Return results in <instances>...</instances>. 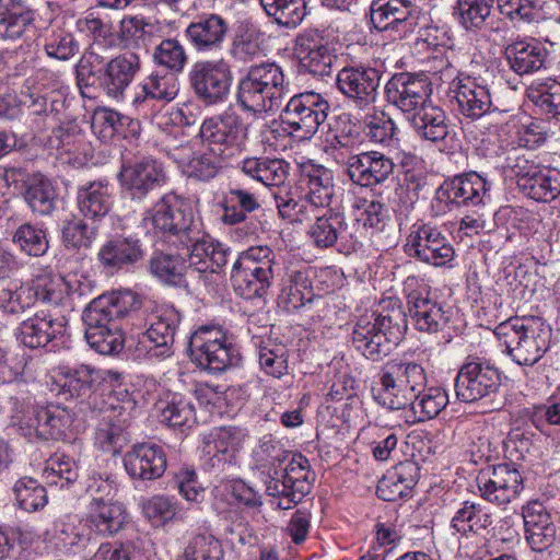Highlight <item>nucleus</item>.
Masks as SVG:
<instances>
[{
	"instance_id": "1",
	"label": "nucleus",
	"mask_w": 560,
	"mask_h": 560,
	"mask_svg": "<svg viewBox=\"0 0 560 560\" xmlns=\"http://www.w3.org/2000/svg\"><path fill=\"white\" fill-rule=\"evenodd\" d=\"M202 145L208 152L190 158L191 148L180 145L171 153L183 167V172L198 180L214 178L224 162L240 155L248 140V125L233 109L206 118L198 132Z\"/></svg>"
},
{
	"instance_id": "2",
	"label": "nucleus",
	"mask_w": 560,
	"mask_h": 560,
	"mask_svg": "<svg viewBox=\"0 0 560 560\" xmlns=\"http://www.w3.org/2000/svg\"><path fill=\"white\" fill-rule=\"evenodd\" d=\"M260 450L268 457L264 480L266 493L278 499V509H292L310 493L315 480L308 459L301 454L284 451L272 441L264 442Z\"/></svg>"
},
{
	"instance_id": "3",
	"label": "nucleus",
	"mask_w": 560,
	"mask_h": 560,
	"mask_svg": "<svg viewBox=\"0 0 560 560\" xmlns=\"http://www.w3.org/2000/svg\"><path fill=\"white\" fill-rule=\"evenodd\" d=\"M381 313L361 315L353 325L351 343L364 358L381 361L404 338L407 331L406 314L397 303Z\"/></svg>"
},
{
	"instance_id": "4",
	"label": "nucleus",
	"mask_w": 560,
	"mask_h": 560,
	"mask_svg": "<svg viewBox=\"0 0 560 560\" xmlns=\"http://www.w3.org/2000/svg\"><path fill=\"white\" fill-rule=\"evenodd\" d=\"M495 334L518 365L536 364L550 347L551 328L537 316L510 318L497 327Z\"/></svg>"
},
{
	"instance_id": "5",
	"label": "nucleus",
	"mask_w": 560,
	"mask_h": 560,
	"mask_svg": "<svg viewBox=\"0 0 560 560\" xmlns=\"http://www.w3.org/2000/svg\"><path fill=\"white\" fill-rule=\"evenodd\" d=\"M288 92L282 68L275 62L250 66L237 84L236 101L245 112L266 113L278 107Z\"/></svg>"
},
{
	"instance_id": "6",
	"label": "nucleus",
	"mask_w": 560,
	"mask_h": 560,
	"mask_svg": "<svg viewBox=\"0 0 560 560\" xmlns=\"http://www.w3.org/2000/svg\"><path fill=\"white\" fill-rule=\"evenodd\" d=\"M275 252L268 246H252L240 253L231 270L235 292L244 299L262 298L273 279Z\"/></svg>"
},
{
	"instance_id": "7",
	"label": "nucleus",
	"mask_w": 560,
	"mask_h": 560,
	"mask_svg": "<svg viewBox=\"0 0 560 560\" xmlns=\"http://www.w3.org/2000/svg\"><path fill=\"white\" fill-rule=\"evenodd\" d=\"M145 226H151L174 244L191 240L198 233L199 222L188 202L175 194L161 197L144 217Z\"/></svg>"
},
{
	"instance_id": "8",
	"label": "nucleus",
	"mask_w": 560,
	"mask_h": 560,
	"mask_svg": "<svg viewBox=\"0 0 560 560\" xmlns=\"http://www.w3.org/2000/svg\"><path fill=\"white\" fill-rule=\"evenodd\" d=\"M119 399L117 394L110 395L108 404L100 411L94 443L103 452L119 454L129 442L127 428L136 409V401L126 392Z\"/></svg>"
},
{
	"instance_id": "9",
	"label": "nucleus",
	"mask_w": 560,
	"mask_h": 560,
	"mask_svg": "<svg viewBox=\"0 0 560 560\" xmlns=\"http://www.w3.org/2000/svg\"><path fill=\"white\" fill-rule=\"evenodd\" d=\"M62 285L61 280L55 279L51 272L36 275L28 282L21 283L15 289H2L0 291V310L5 314L21 315L36 302L58 306L62 299Z\"/></svg>"
},
{
	"instance_id": "10",
	"label": "nucleus",
	"mask_w": 560,
	"mask_h": 560,
	"mask_svg": "<svg viewBox=\"0 0 560 560\" xmlns=\"http://www.w3.org/2000/svg\"><path fill=\"white\" fill-rule=\"evenodd\" d=\"M191 360L203 370L221 373L238 361V352L219 326H200L189 339Z\"/></svg>"
},
{
	"instance_id": "11",
	"label": "nucleus",
	"mask_w": 560,
	"mask_h": 560,
	"mask_svg": "<svg viewBox=\"0 0 560 560\" xmlns=\"http://www.w3.org/2000/svg\"><path fill=\"white\" fill-rule=\"evenodd\" d=\"M188 82L202 104H222L230 95L233 82L232 67L224 58L198 60L190 67Z\"/></svg>"
},
{
	"instance_id": "12",
	"label": "nucleus",
	"mask_w": 560,
	"mask_h": 560,
	"mask_svg": "<svg viewBox=\"0 0 560 560\" xmlns=\"http://www.w3.org/2000/svg\"><path fill=\"white\" fill-rule=\"evenodd\" d=\"M520 190L530 199L550 202L560 195V171L539 165L517 151L508 158Z\"/></svg>"
},
{
	"instance_id": "13",
	"label": "nucleus",
	"mask_w": 560,
	"mask_h": 560,
	"mask_svg": "<svg viewBox=\"0 0 560 560\" xmlns=\"http://www.w3.org/2000/svg\"><path fill=\"white\" fill-rule=\"evenodd\" d=\"M491 184L476 172L446 179L435 190L432 209L436 215L462 206H478L489 199Z\"/></svg>"
},
{
	"instance_id": "14",
	"label": "nucleus",
	"mask_w": 560,
	"mask_h": 560,
	"mask_svg": "<svg viewBox=\"0 0 560 560\" xmlns=\"http://www.w3.org/2000/svg\"><path fill=\"white\" fill-rule=\"evenodd\" d=\"M329 109V103L320 94L305 92L289 100L280 118L291 135L301 140H310L327 119Z\"/></svg>"
},
{
	"instance_id": "15",
	"label": "nucleus",
	"mask_w": 560,
	"mask_h": 560,
	"mask_svg": "<svg viewBox=\"0 0 560 560\" xmlns=\"http://www.w3.org/2000/svg\"><path fill=\"white\" fill-rule=\"evenodd\" d=\"M106 299L94 298L84 308L82 320L86 342L101 354L117 353L122 349L124 338L118 322L107 310Z\"/></svg>"
},
{
	"instance_id": "16",
	"label": "nucleus",
	"mask_w": 560,
	"mask_h": 560,
	"mask_svg": "<svg viewBox=\"0 0 560 560\" xmlns=\"http://www.w3.org/2000/svg\"><path fill=\"white\" fill-rule=\"evenodd\" d=\"M145 331L141 332L135 347L137 358H168L173 354L179 315L173 308L156 310L148 317Z\"/></svg>"
},
{
	"instance_id": "17",
	"label": "nucleus",
	"mask_w": 560,
	"mask_h": 560,
	"mask_svg": "<svg viewBox=\"0 0 560 560\" xmlns=\"http://www.w3.org/2000/svg\"><path fill=\"white\" fill-rule=\"evenodd\" d=\"M315 222L307 235L316 248L338 247L339 252L351 253L360 245L355 224L350 225L342 212L326 210L325 213H312Z\"/></svg>"
},
{
	"instance_id": "18",
	"label": "nucleus",
	"mask_w": 560,
	"mask_h": 560,
	"mask_svg": "<svg viewBox=\"0 0 560 560\" xmlns=\"http://www.w3.org/2000/svg\"><path fill=\"white\" fill-rule=\"evenodd\" d=\"M404 248L409 257L434 267L447 265L455 255L453 245L442 231L427 223L412 226Z\"/></svg>"
},
{
	"instance_id": "19",
	"label": "nucleus",
	"mask_w": 560,
	"mask_h": 560,
	"mask_svg": "<svg viewBox=\"0 0 560 560\" xmlns=\"http://www.w3.org/2000/svg\"><path fill=\"white\" fill-rule=\"evenodd\" d=\"M73 422V417L67 408L59 406H47L32 408L19 423L22 435L30 441L61 439Z\"/></svg>"
},
{
	"instance_id": "20",
	"label": "nucleus",
	"mask_w": 560,
	"mask_h": 560,
	"mask_svg": "<svg viewBox=\"0 0 560 560\" xmlns=\"http://www.w3.org/2000/svg\"><path fill=\"white\" fill-rule=\"evenodd\" d=\"M408 311L416 329L428 334L445 331L451 320V308L438 301L427 285H420L407 296Z\"/></svg>"
},
{
	"instance_id": "21",
	"label": "nucleus",
	"mask_w": 560,
	"mask_h": 560,
	"mask_svg": "<svg viewBox=\"0 0 560 560\" xmlns=\"http://www.w3.org/2000/svg\"><path fill=\"white\" fill-rule=\"evenodd\" d=\"M501 376L492 365L472 361L465 363L455 378V394L463 402H475L498 392Z\"/></svg>"
},
{
	"instance_id": "22",
	"label": "nucleus",
	"mask_w": 560,
	"mask_h": 560,
	"mask_svg": "<svg viewBox=\"0 0 560 560\" xmlns=\"http://www.w3.org/2000/svg\"><path fill=\"white\" fill-rule=\"evenodd\" d=\"M381 78L382 73L376 68L349 66L339 70L336 83L355 107L365 109L377 100Z\"/></svg>"
},
{
	"instance_id": "23",
	"label": "nucleus",
	"mask_w": 560,
	"mask_h": 560,
	"mask_svg": "<svg viewBox=\"0 0 560 560\" xmlns=\"http://www.w3.org/2000/svg\"><path fill=\"white\" fill-rule=\"evenodd\" d=\"M293 49L301 69L315 77L330 74L336 55L323 31L304 30L295 37Z\"/></svg>"
},
{
	"instance_id": "24",
	"label": "nucleus",
	"mask_w": 560,
	"mask_h": 560,
	"mask_svg": "<svg viewBox=\"0 0 560 560\" xmlns=\"http://www.w3.org/2000/svg\"><path fill=\"white\" fill-rule=\"evenodd\" d=\"M230 33V23L218 13H201L190 22L184 36L198 54L217 52L223 49Z\"/></svg>"
},
{
	"instance_id": "25",
	"label": "nucleus",
	"mask_w": 560,
	"mask_h": 560,
	"mask_svg": "<svg viewBox=\"0 0 560 560\" xmlns=\"http://www.w3.org/2000/svg\"><path fill=\"white\" fill-rule=\"evenodd\" d=\"M430 93L427 78L408 72L394 74L385 85L386 100L407 117L430 102Z\"/></svg>"
},
{
	"instance_id": "26",
	"label": "nucleus",
	"mask_w": 560,
	"mask_h": 560,
	"mask_svg": "<svg viewBox=\"0 0 560 560\" xmlns=\"http://www.w3.org/2000/svg\"><path fill=\"white\" fill-rule=\"evenodd\" d=\"M477 483L481 497L498 505L510 503L523 489L520 471L508 464L482 470L477 477Z\"/></svg>"
},
{
	"instance_id": "27",
	"label": "nucleus",
	"mask_w": 560,
	"mask_h": 560,
	"mask_svg": "<svg viewBox=\"0 0 560 560\" xmlns=\"http://www.w3.org/2000/svg\"><path fill=\"white\" fill-rule=\"evenodd\" d=\"M453 92L458 110L467 118L479 119L497 112L499 115L509 112V109H499L493 103L488 84L480 83L470 75L458 77L453 81Z\"/></svg>"
},
{
	"instance_id": "28",
	"label": "nucleus",
	"mask_w": 560,
	"mask_h": 560,
	"mask_svg": "<svg viewBox=\"0 0 560 560\" xmlns=\"http://www.w3.org/2000/svg\"><path fill=\"white\" fill-rule=\"evenodd\" d=\"M182 245L190 252L187 266L191 273L219 272L231 256L230 247L206 235L200 225L196 236L185 240Z\"/></svg>"
},
{
	"instance_id": "29",
	"label": "nucleus",
	"mask_w": 560,
	"mask_h": 560,
	"mask_svg": "<svg viewBox=\"0 0 560 560\" xmlns=\"http://www.w3.org/2000/svg\"><path fill=\"white\" fill-rule=\"evenodd\" d=\"M119 179L131 199L142 200L150 191L162 187L167 177L161 163L153 159H143L124 165L119 172Z\"/></svg>"
},
{
	"instance_id": "30",
	"label": "nucleus",
	"mask_w": 560,
	"mask_h": 560,
	"mask_svg": "<svg viewBox=\"0 0 560 560\" xmlns=\"http://www.w3.org/2000/svg\"><path fill=\"white\" fill-rule=\"evenodd\" d=\"M140 69L141 59L137 54H120L104 65L100 86L109 98L122 101Z\"/></svg>"
},
{
	"instance_id": "31",
	"label": "nucleus",
	"mask_w": 560,
	"mask_h": 560,
	"mask_svg": "<svg viewBox=\"0 0 560 560\" xmlns=\"http://www.w3.org/2000/svg\"><path fill=\"white\" fill-rule=\"evenodd\" d=\"M393 160L378 151L352 154L347 160L350 179L362 187H373L384 183L393 174Z\"/></svg>"
},
{
	"instance_id": "32",
	"label": "nucleus",
	"mask_w": 560,
	"mask_h": 560,
	"mask_svg": "<svg viewBox=\"0 0 560 560\" xmlns=\"http://www.w3.org/2000/svg\"><path fill=\"white\" fill-rule=\"evenodd\" d=\"M124 466L128 475L139 480H155L166 469L164 450L153 443H138L124 456Z\"/></svg>"
},
{
	"instance_id": "33",
	"label": "nucleus",
	"mask_w": 560,
	"mask_h": 560,
	"mask_svg": "<svg viewBox=\"0 0 560 560\" xmlns=\"http://www.w3.org/2000/svg\"><path fill=\"white\" fill-rule=\"evenodd\" d=\"M522 515L530 548L541 552L551 547L556 540V526L546 506L539 501H530L523 506Z\"/></svg>"
},
{
	"instance_id": "34",
	"label": "nucleus",
	"mask_w": 560,
	"mask_h": 560,
	"mask_svg": "<svg viewBox=\"0 0 560 560\" xmlns=\"http://www.w3.org/2000/svg\"><path fill=\"white\" fill-rule=\"evenodd\" d=\"M144 257L141 241L136 236L116 235L106 241L98 250L101 265L115 272L136 265Z\"/></svg>"
},
{
	"instance_id": "35",
	"label": "nucleus",
	"mask_w": 560,
	"mask_h": 560,
	"mask_svg": "<svg viewBox=\"0 0 560 560\" xmlns=\"http://www.w3.org/2000/svg\"><path fill=\"white\" fill-rule=\"evenodd\" d=\"M377 404L389 410H400L417 399L416 392L388 365L384 364L378 374L377 386L373 388Z\"/></svg>"
},
{
	"instance_id": "36",
	"label": "nucleus",
	"mask_w": 560,
	"mask_h": 560,
	"mask_svg": "<svg viewBox=\"0 0 560 560\" xmlns=\"http://www.w3.org/2000/svg\"><path fill=\"white\" fill-rule=\"evenodd\" d=\"M63 326V318H54L40 312L23 320L15 330V337L26 348L40 349L61 334Z\"/></svg>"
},
{
	"instance_id": "37",
	"label": "nucleus",
	"mask_w": 560,
	"mask_h": 560,
	"mask_svg": "<svg viewBox=\"0 0 560 560\" xmlns=\"http://www.w3.org/2000/svg\"><path fill=\"white\" fill-rule=\"evenodd\" d=\"M503 54L509 68L525 75L545 67L548 50L535 39H516L505 46Z\"/></svg>"
},
{
	"instance_id": "38",
	"label": "nucleus",
	"mask_w": 560,
	"mask_h": 560,
	"mask_svg": "<svg viewBox=\"0 0 560 560\" xmlns=\"http://www.w3.org/2000/svg\"><path fill=\"white\" fill-rule=\"evenodd\" d=\"M304 199L317 212L329 208L335 195L332 172L323 165L311 164L302 173Z\"/></svg>"
},
{
	"instance_id": "39",
	"label": "nucleus",
	"mask_w": 560,
	"mask_h": 560,
	"mask_svg": "<svg viewBox=\"0 0 560 560\" xmlns=\"http://www.w3.org/2000/svg\"><path fill=\"white\" fill-rule=\"evenodd\" d=\"M178 92L179 82L176 74L154 71L137 86L132 105L136 109H144L149 101L170 103Z\"/></svg>"
},
{
	"instance_id": "40",
	"label": "nucleus",
	"mask_w": 560,
	"mask_h": 560,
	"mask_svg": "<svg viewBox=\"0 0 560 560\" xmlns=\"http://www.w3.org/2000/svg\"><path fill=\"white\" fill-rule=\"evenodd\" d=\"M240 168L243 174L266 187H280L288 179L290 164L277 158L250 156L240 163Z\"/></svg>"
},
{
	"instance_id": "41",
	"label": "nucleus",
	"mask_w": 560,
	"mask_h": 560,
	"mask_svg": "<svg viewBox=\"0 0 560 560\" xmlns=\"http://www.w3.org/2000/svg\"><path fill=\"white\" fill-rule=\"evenodd\" d=\"M127 521V512L122 503L93 499L88 523L91 529L102 536L119 533Z\"/></svg>"
},
{
	"instance_id": "42",
	"label": "nucleus",
	"mask_w": 560,
	"mask_h": 560,
	"mask_svg": "<svg viewBox=\"0 0 560 560\" xmlns=\"http://www.w3.org/2000/svg\"><path fill=\"white\" fill-rule=\"evenodd\" d=\"M245 438V431L236 427L214 428L205 438L203 452L219 463H232Z\"/></svg>"
},
{
	"instance_id": "43",
	"label": "nucleus",
	"mask_w": 560,
	"mask_h": 560,
	"mask_svg": "<svg viewBox=\"0 0 560 560\" xmlns=\"http://www.w3.org/2000/svg\"><path fill=\"white\" fill-rule=\"evenodd\" d=\"M315 294L306 269L291 270L287 273L279 304L288 312L298 311L313 302Z\"/></svg>"
},
{
	"instance_id": "44",
	"label": "nucleus",
	"mask_w": 560,
	"mask_h": 560,
	"mask_svg": "<svg viewBox=\"0 0 560 560\" xmlns=\"http://www.w3.org/2000/svg\"><path fill=\"white\" fill-rule=\"evenodd\" d=\"M413 129L422 139L438 142L448 135V125L444 110L431 101L408 116Z\"/></svg>"
},
{
	"instance_id": "45",
	"label": "nucleus",
	"mask_w": 560,
	"mask_h": 560,
	"mask_svg": "<svg viewBox=\"0 0 560 560\" xmlns=\"http://www.w3.org/2000/svg\"><path fill=\"white\" fill-rule=\"evenodd\" d=\"M78 206L85 218L105 217L112 207V192L107 182H89L78 189Z\"/></svg>"
},
{
	"instance_id": "46",
	"label": "nucleus",
	"mask_w": 560,
	"mask_h": 560,
	"mask_svg": "<svg viewBox=\"0 0 560 560\" xmlns=\"http://www.w3.org/2000/svg\"><path fill=\"white\" fill-rule=\"evenodd\" d=\"M493 523L492 514L478 503L465 501L459 504L451 518V528L460 536L479 534Z\"/></svg>"
},
{
	"instance_id": "47",
	"label": "nucleus",
	"mask_w": 560,
	"mask_h": 560,
	"mask_svg": "<svg viewBox=\"0 0 560 560\" xmlns=\"http://www.w3.org/2000/svg\"><path fill=\"white\" fill-rule=\"evenodd\" d=\"M24 199L33 213L49 215L57 205V189L44 175L36 174L25 183Z\"/></svg>"
},
{
	"instance_id": "48",
	"label": "nucleus",
	"mask_w": 560,
	"mask_h": 560,
	"mask_svg": "<svg viewBox=\"0 0 560 560\" xmlns=\"http://www.w3.org/2000/svg\"><path fill=\"white\" fill-rule=\"evenodd\" d=\"M412 10L411 0H373L371 22L378 31L395 28L409 19Z\"/></svg>"
},
{
	"instance_id": "49",
	"label": "nucleus",
	"mask_w": 560,
	"mask_h": 560,
	"mask_svg": "<svg viewBox=\"0 0 560 560\" xmlns=\"http://www.w3.org/2000/svg\"><path fill=\"white\" fill-rule=\"evenodd\" d=\"M149 271L166 284L180 287L189 269L180 256L154 250L149 259Z\"/></svg>"
},
{
	"instance_id": "50",
	"label": "nucleus",
	"mask_w": 560,
	"mask_h": 560,
	"mask_svg": "<svg viewBox=\"0 0 560 560\" xmlns=\"http://www.w3.org/2000/svg\"><path fill=\"white\" fill-rule=\"evenodd\" d=\"M34 22V12L25 3L0 11V42H15L22 38Z\"/></svg>"
},
{
	"instance_id": "51",
	"label": "nucleus",
	"mask_w": 560,
	"mask_h": 560,
	"mask_svg": "<svg viewBox=\"0 0 560 560\" xmlns=\"http://www.w3.org/2000/svg\"><path fill=\"white\" fill-rule=\"evenodd\" d=\"M269 18L287 28L301 24L306 15L305 0H259Z\"/></svg>"
},
{
	"instance_id": "52",
	"label": "nucleus",
	"mask_w": 560,
	"mask_h": 560,
	"mask_svg": "<svg viewBox=\"0 0 560 560\" xmlns=\"http://www.w3.org/2000/svg\"><path fill=\"white\" fill-rule=\"evenodd\" d=\"M494 0H457L460 25L468 32L488 28Z\"/></svg>"
},
{
	"instance_id": "53",
	"label": "nucleus",
	"mask_w": 560,
	"mask_h": 560,
	"mask_svg": "<svg viewBox=\"0 0 560 560\" xmlns=\"http://www.w3.org/2000/svg\"><path fill=\"white\" fill-rule=\"evenodd\" d=\"M97 371L89 365H81L75 369H67L59 374L57 381L60 386V393L70 397H83L91 392L93 383L96 381Z\"/></svg>"
},
{
	"instance_id": "54",
	"label": "nucleus",
	"mask_w": 560,
	"mask_h": 560,
	"mask_svg": "<svg viewBox=\"0 0 560 560\" xmlns=\"http://www.w3.org/2000/svg\"><path fill=\"white\" fill-rule=\"evenodd\" d=\"M12 242L22 253L33 257L44 256L49 248L46 229L31 223L21 224L13 232Z\"/></svg>"
},
{
	"instance_id": "55",
	"label": "nucleus",
	"mask_w": 560,
	"mask_h": 560,
	"mask_svg": "<svg viewBox=\"0 0 560 560\" xmlns=\"http://www.w3.org/2000/svg\"><path fill=\"white\" fill-rule=\"evenodd\" d=\"M161 422L171 428H191L196 422V410L190 399L174 395L160 407Z\"/></svg>"
},
{
	"instance_id": "56",
	"label": "nucleus",
	"mask_w": 560,
	"mask_h": 560,
	"mask_svg": "<svg viewBox=\"0 0 560 560\" xmlns=\"http://www.w3.org/2000/svg\"><path fill=\"white\" fill-rule=\"evenodd\" d=\"M13 492L18 506L28 513L42 510L48 502L46 488L32 477L20 478Z\"/></svg>"
},
{
	"instance_id": "57",
	"label": "nucleus",
	"mask_w": 560,
	"mask_h": 560,
	"mask_svg": "<svg viewBox=\"0 0 560 560\" xmlns=\"http://www.w3.org/2000/svg\"><path fill=\"white\" fill-rule=\"evenodd\" d=\"M447 404V393L441 387L433 386L425 387L408 407H411L417 422H424L438 417Z\"/></svg>"
},
{
	"instance_id": "58",
	"label": "nucleus",
	"mask_w": 560,
	"mask_h": 560,
	"mask_svg": "<svg viewBox=\"0 0 560 560\" xmlns=\"http://www.w3.org/2000/svg\"><path fill=\"white\" fill-rule=\"evenodd\" d=\"M104 58L94 50L86 51L79 60L77 72V84L83 97H93L91 90L100 84V75L103 72Z\"/></svg>"
},
{
	"instance_id": "59",
	"label": "nucleus",
	"mask_w": 560,
	"mask_h": 560,
	"mask_svg": "<svg viewBox=\"0 0 560 560\" xmlns=\"http://www.w3.org/2000/svg\"><path fill=\"white\" fill-rule=\"evenodd\" d=\"M354 211L355 229L359 232L358 224L363 228H371L376 231H382L388 220L387 207L374 199L357 198L352 205Z\"/></svg>"
},
{
	"instance_id": "60",
	"label": "nucleus",
	"mask_w": 560,
	"mask_h": 560,
	"mask_svg": "<svg viewBox=\"0 0 560 560\" xmlns=\"http://www.w3.org/2000/svg\"><path fill=\"white\" fill-rule=\"evenodd\" d=\"M77 464L66 455H54L43 469L42 477L47 486H60L63 488L78 479Z\"/></svg>"
},
{
	"instance_id": "61",
	"label": "nucleus",
	"mask_w": 560,
	"mask_h": 560,
	"mask_svg": "<svg viewBox=\"0 0 560 560\" xmlns=\"http://www.w3.org/2000/svg\"><path fill=\"white\" fill-rule=\"evenodd\" d=\"M153 61L173 74L183 72L188 56L184 46L176 38L163 39L154 49Z\"/></svg>"
},
{
	"instance_id": "62",
	"label": "nucleus",
	"mask_w": 560,
	"mask_h": 560,
	"mask_svg": "<svg viewBox=\"0 0 560 560\" xmlns=\"http://www.w3.org/2000/svg\"><path fill=\"white\" fill-rule=\"evenodd\" d=\"M261 52L260 33L254 27H241L233 37L230 55L237 61L249 62Z\"/></svg>"
},
{
	"instance_id": "63",
	"label": "nucleus",
	"mask_w": 560,
	"mask_h": 560,
	"mask_svg": "<svg viewBox=\"0 0 560 560\" xmlns=\"http://www.w3.org/2000/svg\"><path fill=\"white\" fill-rule=\"evenodd\" d=\"M222 548L210 533H201L190 538L178 560H220Z\"/></svg>"
},
{
	"instance_id": "64",
	"label": "nucleus",
	"mask_w": 560,
	"mask_h": 560,
	"mask_svg": "<svg viewBox=\"0 0 560 560\" xmlns=\"http://www.w3.org/2000/svg\"><path fill=\"white\" fill-rule=\"evenodd\" d=\"M142 511L144 516L155 525H164L173 521L180 509L178 502L164 494H156L148 499Z\"/></svg>"
}]
</instances>
